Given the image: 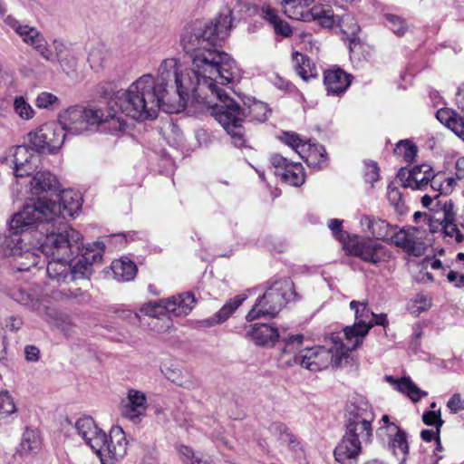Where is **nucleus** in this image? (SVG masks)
<instances>
[{
	"instance_id": "obj_61",
	"label": "nucleus",
	"mask_w": 464,
	"mask_h": 464,
	"mask_svg": "<svg viewBox=\"0 0 464 464\" xmlns=\"http://www.w3.org/2000/svg\"><path fill=\"white\" fill-rule=\"evenodd\" d=\"M422 420L427 425H435L440 427L443 421L440 419V411H426L422 416Z\"/></svg>"
},
{
	"instance_id": "obj_1",
	"label": "nucleus",
	"mask_w": 464,
	"mask_h": 464,
	"mask_svg": "<svg viewBox=\"0 0 464 464\" xmlns=\"http://www.w3.org/2000/svg\"><path fill=\"white\" fill-rule=\"evenodd\" d=\"M215 33L208 21L195 20L186 24L180 44L191 58V67H185L176 58L165 59L159 66L157 78L143 74L127 90L115 93L108 104L112 112L143 121L155 119L160 108L171 113L190 102L199 111L200 99L209 103L218 98V92L213 91L211 75L230 81L236 77L237 69L226 55L206 47Z\"/></svg>"
},
{
	"instance_id": "obj_45",
	"label": "nucleus",
	"mask_w": 464,
	"mask_h": 464,
	"mask_svg": "<svg viewBox=\"0 0 464 464\" xmlns=\"http://www.w3.org/2000/svg\"><path fill=\"white\" fill-rule=\"evenodd\" d=\"M13 109L15 114L24 121H30L36 114L35 110L22 95L14 97Z\"/></svg>"
},
{
	"instance_id": "obj_22",
	"label": "nucleus",
	"mask_w": 464,
	"mask_h": 464,
	"mask_svg": "<svg viewBox=\"0 0 464 464\" xmlns=\"http://www.w3.org/2000/svg\"><path fill=\"white\" fill-rule=\"evenodd\" d=\"M362 443L344 434L334 450V459L341 464H357L358 457L362 452Z\"/></svg>"
},
{
	"instance_id": "obj_11",
	"label": "nucleus",
	"mask_w": 464,
	"mask_h": 464,
	"mask_svg": "<svg viewBox=\"0 0 464 464\" xmlns=\"http://www.w3.org/2000/svg\"><path fill=\"white\" fill-rule=\"evenodd\" d=\"M102 445L94 451L99 456L102 464H115L123 459L127 453L128 441L123 429L114 426L111 429L109 438L103 432Z\"/></svg>"
},
{
	"instance_id": "obj_32",
	"label": "nucleus",
	"mask_w": 464,
	"mask_h": 464,
	"mask_svg": "<svg viewBox=\"0 0 464 464\" xmlns=\"http://www.w3.org/2000/svg\"><path fill=\"white\" fill-rule=\"evenodd\" d=\"M385 380L395 385V388L406 394L413 402L419 401L422 397L428 395L425 391L420 390L411 381L410 377H402L400 381L395 380L392 376H385Z\"/></svg>"
},
{
	"instance_id": "obj_8",
	"label": "nucleus",
	"mask_w": 464,
	"mask_h": 464,
	"mask_svg": "<svg viewBox=\"0 0 464 464\" xmlns=\"http://www.w3.org/2000/svg\"><path fill=\"white\" fill-rule=\"evenodd\" d=\"M314 0H281L282 11L291 19L311 22L324 28H332L335 25L336 15L334 11L327 5H310Z\"/></svg>"
},
{
	"instance_id": "obj_10",
	"label": "nucleus",
	"mask_w": 464,
	"mask_h": 464,
	"mask_svg": "<svg viewBox=\"0 0 464 464\" xmlns=\"http://www.w3.org/2000/svg\"><path fill=\"white\" fill-rule=\"evenodd\" d=\"M350 308L354 312V324L344 328L346 344L353 351L358 348L368 334L372 324V312L368 307L366 301H352Z\"/></svg>"
},
{
	"instance_id": "obj_46",
	"label": "nucleus",
	"mask_w": 464,
	"mask_h": 464,
	"mask_svg": "<svg viewBox=\"0 0 464 464\" xmlns=\"http://www.w3.org/2000/svg\"><path fill=\"white\" fill-rule=\"evenodd\" d=\"M34 103L37 108L49 111L57 110L62 106L61 99L49 92H39L35 98Z\"/></svg>"
},
{
	"instance_id": "obj_44",
	"label": "nucleus",
	"mask_w": 464,
	"mask_h": 464,
	"mask_svg": "<svg viewBox=\"0 0 464 464\" xmlns=\"http://www.w3.org/2000/svg\"><path fill=\"white\" fill-rule=\"evenodd\" d=\"M346 412H353L358 414H364L365 417L375 415L373 409L368 400L361 395L353 397L350 403L346 407Z\"/></svg>"
},
{
	"instance_id": "obj_33",
	"label": "nucleus",
	"mask_w": 464,
	"mask_h": 464,
	"mask_svg": "<svg viewBox=\"0 0 464 464\" xmlns=\"http://www.w3.org/2000/svg\"><path fill=\"white\" fill-rule=\"evenodd\" d=\"M246 299V295L242 294L227 301L218 313L206 320L207 325L213 326L227 320Z\"/></svg>"
},
{
	"instance_id": "obj_23",
	"label": "nucleus",
	"mask_w": 464,
	"mask_h": 464,
	"mask_svg": "<svg viewBox=\"0 0 464 464\" xmlns=\"http://www.w3.org/2000/svg\"><path fill=\"white\" fill-rule=\"evenodd\" d=\"M75 430L78 435L93 450L102 443L103 431L98 428L95 421L91 417L80 418L75 422Z\"/></svg>"
},
{
	"instance_id": "obj_39",
	"label": "nucleus",
	"mask_w": 464,
	"mask_h": 464,
	"mask_svg": "<svg viewBox=\"0 0 464 464\" xmlns=\"http://www.w3.org/2000/svg\"><path fill=\"white\" fill-rule=\"evenodd\" d=\"M293 63L296 73L304 81L316 76L317 72L315 66L311 63L310 59L305 55L298 53H293Z\"/></svg>"
},
{
	"instance_id": "obj_57",
	"label": "nucleus",
	"mask_w": 464,
	"mask_h": 464,
	"mask_svg": "<svg viewBox=\"0 0 464 464\" xmlns=\"http://www.w3.org/2000/svg\"><path fill=\"white\" fill-rule=\"evenodd\" d=\"M53 48L54 53L51 51V55L53 56L52 60H48L49 62H59L62 58H63L66 54L70 53V51L67 50L65 44L58 40L53 41Z\"/></svg>"
},
{
	"instance_id": "obj_31",
	"label": "nucleus",
	"mask_w": 464,
	"mask_h": 464,
	"mask_svg": "<svg viewBox=\"0 0 464 464\" xmlns=\"http://www.w3.org/2000/svg\"><path fill=\"white\" fill-rule=\"evenodd\" d=\"M437 119L464 140V117L449 108H441L436 112Z\"/></svg>"
},
{
	"instance_id": "obj_6",
	"label": "nucleus",
	"mask_w": 464,
	"mask_h": 464,
	"mask_svg": "<svg viewBox=\"0 0 464 464\" xmlns=\"http://www.w3.org/2000/svg\"><path fill=\"white\" fill-rule=\"evenodd\" d=\"M332 345L329 348L324 346H314L304 348L301 351V366L311 372H318L326 369L329 365L338 367L343 361L348 358L352 351L343 343L340 334H332L330 336Z\"/></svg>"
},
{
	"instance_id": "obj_7",
	"label": "nucleus",
	"mask_w": 464,
	"mask_h": 464,
	"mask_svg": "<svg viewBox=\"0 0 464 464\" xmlns=\"http://www.w3.org/2000/svg\"><path fill=\"white\" fill-rule=\"evenodd\" d=\"M295 296L294 283L289 278H283L269 285L264 295L256 300L246 314V321L251 322L260 317H274L282 307Z\"/></svg>"
},
{
	"instance_id": "obj_24",
	"label": "nucleus",
	"mask_w": 464,
	"mask_h": 464,
	"mask_svg": "<svg viewBox=\"0 0 464 464\" xmlns=\"http://www.w3.org/2000/svg\"><path fill=\"white\" fill-rule=\"evenodd\" d=\"M195 303V297L190 293H184L164 299L169 318L188 315L192 311Z\"/></svg>"
},
{
	"instance_id": "obj_19",
	"label": "nucleus",
	"mask_w": 464,
	"mask_h": 464,
	"mask_svg": "<svg viewBox=\"0 0 464 464\" xmlns=\"http://www.w3.org/2000/svg\"><path fill=\"white\" fill-rule=\"evenodd\" d=\"M270 163L275 169V175L280 176L289 185L299 187L304 182V172L302 164L290 162L277 154L271 156Z\"/></svg>"
},
{
	"instance_id": "obj_41",
	"label": "nucleus",
	"mask_w": 464,
	"mask_h": 464,
	"mask_svg": "<svg viewBox=\"0 0 464 464\" xmlns=\"http://www.w3.org/2000/svg\"><path fill=\"white\" fill-rule=\"evenodd\" d=\"M41 448V439L36 431L26 430L23 434V439L19 446L21 455H28L37 452Z\"/></svg>"
},
{
	"instance_id": "obj_14",
	"label": "nucleus",
	"mask_w": 464,
	"mask_h": 464,
	"mask_svg": "<svg viewBox=\"0 0 464 464\" xmlns=\"http://www.w3.org/2000/svg\"><path fill=\"white\" fill-rule=\"evenodd\" d=\"M5 22L21 37L25 44L35 49L44 59H53L45 38L36 27L23 24L12 15L6 16Z\"/></svg>"
},
{
	"instance_id": "obj_63",
	"label": "nucleus",
	"mask_w": 464,
	"mask_h": 464,
	"mask_svg": "<svg viewBox=\"0 0 464 464\" xmlns=\"http://www.w3.org/2000/svg\"><path fill=\"white\" fill-rule=\"evenodd\" d=\"M24 356L27 362H37L40 358V350L34 345H26Z\"/></svg>"
},
{
	"instance_id": "obj_52",
	"label": "nucleus",
	"mask_w": 464,
	"mask_h": 464,
	"mask_svg": "<svg viewBox=\"0 0 464 464\" xmlns=\"http://www.w3.org/2000/svg\"><path fill=\"white\" fill-rule=\"evenodd\" d=\"M431 305V299L424 295L418 294L412 299L410 309L412 314H419L421 312L427 311Z\"/></svg>"
},
{
	"instance_id": "obj_27",
	"label": "nucleus",
	"mask_w": 464,
	"mask_h": 464,
	"mask_svg": "<svg viewBox=\"0 0 464 464\" xmlns=\"http://www.w3.org/2000/svg\"><path fill=\"white\" fill-rule=\"evenodd\" d=\"M58 180L54 175L48 170H37L31 175L28 187L32 195L39 196L44 192L55 189Z\"/></svg>"
},
{
	"instance_id": "obj_20",
	"label": "nucleus",
	"mask_w": 464,
	"mask_h": 464,
	"mask_svg": "<svg viewBox=\"0 0 464 464\" xmlns=\"http://www.w3.org/2000/svg\"><path fill=\"white\" fill-rule=\"evenodd\" d=\"M304 335L297 334L282 338L284 346L278 355L280 366L287 368L299 364L301 366V351L304 343Z\"/></svg>"
},
{
	"instance_id": "obj_58",
	"label": "nucleus",
	"mask_w": 464,
	"mask_h": 464,
	"mask_svg": "<svg viewBox=\"0 0 464 464\" xmlns=\"http://www.w3.org/2000/svg\"><path fill=\"white\" fill-rule=\"evenodd\" d=\"M365 180L368 183H373L379 179V169L377 164L374 162L365 163V172H364Z\"/></svg>"
},
{
	"instance_id": "obj_25",
	"label": "nucleus",
	"mask_w": 464,
	"mask_h": 464,
	"mask_svg": "<svg viewBox=\"0 0 464 464\" xmlns=\"http://www.w3.org/2000/svg\"><path fill=\"white\" fill-rule=\"evenodd\" d=\"M324 82L327 93L334 96L343 94L351 84L350 75L340 68L325 71Z\"/></svg>"
},
{
	"instance_id": "obj_34",
	"label": "nucleus",
	"mask_w": 464,
	"mask_h": 464,
	"mask_svg": "<svg viewBox=\"0 0 464 464\" xmlns=\"http://www.w3.org/2000/svg\"><path fill=\"white\" fill-rule=\"evenodd\" d=\"M111 270L114 278L118 281L128 282L132 280L137 274V266L128 257H121L111 263Z\"/></svg>"
},
{
	"instance_id": "obj_12",
	"label": "nucleus",
	"mask_w": 464,
	"mask_h": 464,
	"mask_svg": "<svg viewBox=\"0 0 464 464\" xmlns=\"http://www.w3.org/2000/svg\"><path fill=\"white\" fill-rule=\"evenodd\" d=\"M343 249L347 254L374 265L386 262L390 258V253L385 246L376 242L361 239L357 235L348 237Z\"/></svg>"
},
{
	"instance_id": "obj_42",
	"label": "nucleus",
	"mask_w": 464,
	"mask_h": 464,
	"mask_svg": "<svg viewBox=\"0 0 464 464\" xmlns=\"http://www.w3.org/2000/svg\"><path fill=\"white\" fill-rule=\"evenodd\" d=\"M336 23L342 32L347 36H355L360 31L357 21L352 14L346 13L343 14H335Z\"/></svg>"
},
{
	"instance_id": "obj_15",
	"label": "nucleus",
	"mask_w": 464,
	"mask_h": 464,
	"mask_svg": "<svg viewBox=\"0 0 464 464\" xmlns=\"http://www.w3.org/2000/svg\"><path fill=\"white\" fill-rule=\"evenodd\" d=\"M14 164V175L16 178L31 177L38 170L40 156L28 146L19 145L9 147Z\"/></svg>"
},
{
	"instance_id": "obj_54",
	"label": "nucleus",
	"mask_w": 464,
	"mask_h": 464,
	"mask_svg": "<svg viewBox=\"0 0 464 464\" xmlns=\"http://www.w3.org/2000/svg\"><path fill=\"white\" fill-rule=\"evenodd\" d=\"M387 198L391 205H392L397 211H401L403 208L401 193L399 188L394 185H389L387 188Z\"/></svg>"
},
{
	"instance_id": "obj_49",
	"label": "nucleus",
	"mask_w": 464,
	"mask_h": 464,
	"mask_svg": "<svg viewBox=\"0 0 464 464\" xmlns=\"http://www.w3.org/2000/svg\"><path fill=\"white\" fill-rule=\"evenodd\" d=\"M108 57V52L103 47L97 46L90 51L88 62L92 69L100 70L103 67Z\"/></svg>"
},
{
	"instance_id": "obj_43",
	"label": "nucleus",
	"mask_w": 464,
	"mask_h": 464,
	"mask_svg": "<svg viewBox=\"0 0 464 464\" xmlns=\"http://www.w3.org/2000/svg\"><path fill=\"white\" fill-rule=\"evenodd\" d=\"M443 221V232L445 237L452 239V241L456 243H461L464 240V235L457 225L453 223V216L450 209L444 211Z\"/></svg>"
},
{
	"instance_id": "obj_2",
	"label": "nucleus",
	"mask_w": 464,
	"mask_h": 464,
	"mask_svg": "<svg viewBox=\"0 0 464 464\" xmlns=\"http://www.w3.org/2000/svg\"><path fill=\"white\" fill-rule=\"evenodd\" d=\"M9 230L13 235L2 243V256L11 257L13 267L20 272L44 265L42 255L56 260L72 258L82 245L81 233L62 221L35 223L19 232L9 227Z\"/></svg>"
},
{
	"instance_id": "obj_13",
	"label": "nucleus",
	"mask_w": 464,
	"mask_h": 464,
	"mask_svg": "<svg viewBox=\"0 0 464 464\" xmlns=\"http://www.w3.org/2000/svg\"><path fill=\"white\" fill-rule=\"evenodd\" d=\"M104 246V243L96 241L82 246L78 260L74 264L70 262V281L90 278L93 264L102 257Z\"/></svg>"
},
{
	"instance_id": "obj_59",
	"label": "nucleus",
	"mask_w": 464,
	"mask_h": 464,
	"mask_svg": "<svg viewBox=\"0 0 464 464\" xmlns=\"http://www.w3.org/2000/svg\"><path fill=\"white\" fill-rule=\"evenodd\" d=\"M67 73L72 71L77 65V59L71 52L58 62Z\"/></svg>"
},
{
	"instance_id": "obj_21",
	"label": "nucleus",
	"mask_w": 464,
	"mask_h": 464,
	"mask_svg": "<svg viewBox=\"0 0 464 464\" xmlns=\"http://www.w3.org/2000/svg\"><path fill=\"white\" fill-rule=\"evenodd\" d=\"M362 230L376 240L392 241L397 229L388 222L373 216H362L360 219Z\"/></svg>"
},
{
	"instance_id": "obj_62",
	"label": "nucleus",
	"mask_w": 464,
	"mask_h": 464,
	"mask_svg": "<svg viewBox=\"0 0 464 464\" xmlns=\"http://www.w3.org/2000/svg\"><path fill=\"white\" fill-rule=\"evenodd\" d=\"M24 324L23 319L19 316L12 315L6 319L5 327L12 331L17 332Z\"/></svg>"
},
{
	"instance_id": "obj_60",
	"label": "nucleus",
	"mask_w": 464,
	"mask_h": 464,
	"mask_svg": "<svg viewBox=\"0 0 464 464\" xmlns=\"http://www.w3.org/2000/svg\"><path fill=\"white\" fill-rule=\"evenodd\" d=\"M375 415L365 417L364 414H358L353 412H346V423H362V422H373Z\"/></svg>"
},
{
	"instance_id": "obj_35",
	"label": "nucleus",
	"mask_w": 464,
	"mask_h": 464,
	"mask_svg": "<svg viewBox=\"0 0 464 464\" xmlns=\"http://www.w3.org/2000/svg\"><path fill=\"white\" fill-rule=\"evenodd\" d=\"M140 312L153 319L165 321L164 324L158 329V332H164L171 325L167 309L165 308L164 299L160 300V302H150L145 304L140 308Z\"/></svg>"
},
{
	"instance_id": "obj_38",
	"label": "nucleus",
	"mask_w": 464,
	"mask_h": 464,
	"mask_svg": "<svg viewBox=\"0 0 464 464\" xmlns=\"http://www.w3.org/2000/svg\"><path fill=\"white\" fill-rule=\"evenodd\" d=\"M372 422H355L346 423L345 434L352 437L353 440L361 441L362 443L368 444L372 441Z\"/></svg>"
},
{
	"instance_id": "obj_28",
	"label": "nucleus",
	"mask_w": 464,
	"mask_h": 464,
	"mask_svg": "<svg viewBox=\"0 0 464 464\" xmlns=\"http://www.w3.org/2000/svg\"><path fill=\"white\" fill-rule=\"evenodd\" d=\"M5 294L15 302L33 310L40 307V295L27 286H14L5 290Z\"/></svg>"
},
{
	"instance_id": "obj_16",
	"label": "nucleus",
	"mask_w": 464,
	"mask_h": 464,
	"mask_svg": "<svg viewBox=\"0 0 464 464\" xmlns=\"http://www.w3.org/2000/svg\"><path fill=\"white\" fill-rule=\"evenodd\" d=\"M397 178L403 188L414 190L426 188L430 182L431 187L436 183L435 171L429 164L417 165L411 169H401Z\"/></svg>"
},
{
	"instance_id": "obj_26",
	"label": "nucleus",
	"mask_w": 464,
	"mask_h": 464,
	"mask_svg": "<svg viewBox=\"0 0 464 464\" xmlns=\"http://www.w3.org/2000/svg\"><path fill=\"white\" fill-rule=\"evenodd\" d=\"M45 259L47 260L46 273L49 285H61L63 283L70 281V262L72 258H64L63 260H56V258Z\"/></svg>"
},
{
	"instance_id": "obj_37",
	"label": "nucleus",
	"mask_w": 464,
	"mask_h": 464,
	"mask_svg": "<svg viewBox=\"0 0 464 464\" xmlns=\"http://www.w3.org/2000/svg\"><path fill=\"white\" fill-rule=\"evenodd\" d=\"M309 166L320 168L326 161L325 149L319 144L306 142L303 155H299Z\"/></svg>"
},
{
	"instance_id": "obj_30",
	"label": "nucleus",
	"mask_w": 464,
	"mask_h": 464,
	"mask_svg": "<svg viewBox=\"0 0 464 464\" xmlns=\"http://www.w3.org/2000/svg\"><path fill=\"white\" fill-rule=\"evenodd\" d=\"M388 443L394 455H401L404 459L409 452V444L406 432L398 425L387 427Z\"/></svg>"
},
{
	"instance_id": "obj_40",
	"label": "nucleus",
	"mask_w": 464,
	"mask_h": 464,
	"mask_svg": "<svg viewBox=\"0 0 464 464\" xmlns=\"http://www.w3.org/2000/svg\"><path fill=\"white\" fill-rule=\"evenodd\" d=\"M165 375L169 381L184 389L193 390L198 386L193 375L187 371L169 369Z\"/></svg>"
},
{
	"instance_id": "obj_4",
	"label": "nucleus",
	"mask_w": 464,
	"mask_h": 464,
	"mask_svg": "<svg viewBox=\"0 0 464 464\" xmlns=\"http://www.w3.org/2000/svg\"><path fill=\"white\" fill-rule=\"evenodd\" d=\"M82 205V195L72 189L63 190L58 196V202L45 197L39 198L26 203L12 216L10 227L19 232L35 223L50 224L51 221H62L67 217L73 218L81 211Z\"/></svg>"
},
{
	"instance_id": "obj_17",
	"label": "nucleus",
	"mask_w": 464,
	"mask_h": 464,
	"mask_svg": "<svg viewBox=\"0 0 464 464\" xmlns=\"http://www.w3.org/2000/svg\"><path fill=\"white\" fill-rule=\"evenodd\" d=\"M148 408L146 394L131 388L127 391L125 399L121 402V414L133 424H139L146 416Z\"/></svg>"
},
{
	"instance_id": "obj_36",
	"label": "nucleus",
	"mask_w": 464,
	"mask_h": 464,
	"mask_svg": "<svg viewBox=\"0 0 464 464\" xmlns=\"http://www.w3.org/2000/svg\"><path fill=\"white\" fill-rule=\"evenodd\" d=\"M262 16L273 26L276 34L284 37H289L292 34V28L288 23L282 20L276 12L269 5H264L262 7Z\"/></svg>"
},
{
	"instance_id": "obj_55",
	"label": "nucleus",
	"mask_w": 464,
	"mask_h": 464,
	"mask_svg": "<svg viewBox=\"0 0 464 464\" xmlns=\"http://www.w3.org/2000/svg\"><path fill=\"white\" fill-rule=\"evenodd\" d=\"M447 407L450 413H458L464 410V399L459 393H454L448 401Z\"/></svg>"
},
{
	"instance_id": "obj_53",
	"label": "nucleus",
	"mask_w": 464,
	"mask_h": 464,
	"mask_svg": "<svg viewBox=\"0 0 464 464\" xmlns=\"http://www.w3.org/2000/svg\"><path fill=\"white\" fill-rule=\"evenodd\" d=\"M387 24L386 25L397 35L404 34L407 27L404 21L399 16L392 14L385 15Z\"/></svg>"
},
{
	"instance_id": "obj_18",
	"label": "nucleus",
	"mask_w": 464,
	"mask_h": 464,
	"mask_svg": "<svg viewBox=\"0 0 464 464\" xmlns=\"http://www.w3.org/2000/svg\"><path fill=\"white\" fill-rule=\"evenodd\" d=\"M424 236V230L414 227L396 229L392 237V243L409 255L420 256L424 254L426 249Z\"/></svg>"
},
{
	"instance_id": "obj_50",
	"label": "nucleus",
	"mask_w": 464,
	"mask_h": 464,
	"mask_svg": "<svg viewBox=\"0 0 464 464\" xmlns=\"http://www.w3.org/2000/svg\"><path fill=\"white\" fill-rule=\"evenodd\" d=\"M417 147L409 140L399 141L394 149V152L399 156H402L408 162L414 160L417 156Z\"/></svg>"
},
{
	"instance_id": "obj_51",
	"label": "nucleus",
	"mask_w": 464,
	"mask_h": 464,
	"mask_svg": "<svg viewBox=\"0 0 464 464\" xmlns=\"http://www.w3.org/2000/svg\"><path fill=\"white\" fill-rule=\"evenodd\" d=\"M281 140L296 153L303 155L304 148L306 146L307 141L302 140L298 134L295 132H284Z\"/></svg>"
},
{
	"instance_id": "obj_9",
	"label": "nucleus",
	"mask_w": 464,
	"mask_h": 464,
	"mask_svg": "<svg viewBox=\"0 0 464 464\" xmlns=\"http://www.w3.org/2000/svg\"><path fill=\"white\" fill-rule=\"evenodd\" d=\"M65 136L60 123L48 122L29 132L28 139L36 152L53 154L61 150Z\"/></svg>"
},
{
	"instance_id": "obj_47",
	"label": "nucleus",
	"mask_w": 464,
	"mask_h": 464,
	"mask_svg": "<svg viewBox=\"0 0 464 464\" xmlns=\"http://www.w3.org/2000/svg\"><path fill=\"white\" fill-rule=\"evenodd\" d=\"M269 431L283 444L292 445L296 442L295 436L288 428L280 422H274L269 426Z\"/></svg>"
},
{
	"instance_id": "obj_48",
	"label": "nucleus",
	"mask_w": 464,
	"mask_h": 464,
	"mask_svg": "<svg viewBox=\"0 0 464 464\" xmlns=\"http://www.w3.org/2000/svg\"><path fill=\"white\" fill-rule=\"evenodd\" d=\"M16 411L14 400L6 391H0V423Z\"/></svg>"
},
{
	"instance_id": "obj_56",
	"label": "nucleus",
	"mask_w": 464,
	"mask_h": 464,
	"mask_svg": "<svg viewBox=\"0 0 464 464\" xmlns=\"http://www.w3.org/2000/svg\"><path fill=\"white\" fill-rule=\"evenodd\" d=\"M328 227L333 232V235L339 240L344 241L346 233L343 231V220L333 218L328 221Z\"/></svg>"
},
{
	"instance_id": "obj_29",
	"label": "nucleus",
	"mask_w": 464,
	"mask_h": 464,
	"mask_svg": "<svg viewBox=\"0 0 464 464\" xmlns=\"http://www.w3.org/2000/svg\"><path fill=\"white\" fill-rule=\"evenodd\" d=\"M247 335L260 346L273 345L279 338L278 330L266 324L251 325Z\"/></svg>"
},
{
	"instance_id": "obj_3",
	"label": "nucleus",
	"mask_w": 464,
	"mask_h": 464,
	"mask_svg": "<svg viewBox=\"0 0 464 464\" xmlns=\"http://www.w3.org/2000/svg\"><path fill=\"white\" fill-rule=\"evenodd\" d=\"M211 26L216 29L214 35H210L208 49L214 50L216 53L226 55L237 69V75L230 81H222L219 75H211L214 83V91L218 92L219 97H215L212 102H204L205 99L199 100V112L209 111L211 115L223 126L227 134L230 135L235 147L241 148L245 145L244 128L242 122L247 116L254 120L263 122L267 120L270 113L267 105L261 102L254 101L247 108H243L232 100L226 92L223 87L237 82L240 77V69L237 62L227 53L219 51L217 48V41L224 40L227 37L232 28V12L227 8L221 12L215 20L208 21Z\"/></svg>"
},
{
	"instance_id": "obj_5",
	"label": "nucleus",
	"mask_w": 464,
	"mask_h": 464,
	"mask_svg": "<svg viewBox=\"0 0 464 464\" xmlns=\"http://www.w3.org/2000/svg\"><path fill=\"white\" fill-rule=\"evenodd\" d=\"M58 121L63 132L81 135L92 130L119 135L126 129V121L111 106L75 105L61 111Z\"/></svg>"
},
{
	"instance_id": "obj_64",
	"label": "nucleus",
	"mask_w": 464,
	"mask_h": 464,
	"mask_svg": "<svg viewBox=\"0 0 464 464\" xmlns=\"http://www.w3.org/2000/svg\"><path fill=\"white\" fill-rule=\"evenodd\" d=\"M447 278L450 283H454L456 287H464V275L455 271H450Z\"/></svg>"
}]
</instances>
